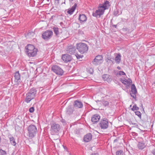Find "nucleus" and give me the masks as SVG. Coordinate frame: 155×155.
I'll return each mask as SVG.
<instances>
[{
    "instance_id": "9",
    "label": "nucleus",
    "mask_w": 155,
    "mask_h": 155,
    "mask_svg": "<svg viewBox=\"0 0 155 155\" xmlns=\"http://www.w3.org/2000/svg\"><path fill=\"white\" fill-rule=\"evenodd\" d=\"M120 81L123 84L125 85L126 87L127 88L130 87L131 84L132 83V81L130 78L127 79L125 78L121 79Z\"/></svg>"
},
{
    "instance_id": "29",
    "label": "nucleus",
    "mask_w": 155,
    "mask_h": 155,
    "mask_svg": "<svg viewBox=\"0 0 155 155\" xmlns=\"http://www.w3.org/2000/svg\"><path fill=\"white\" fill-rule=\"evenodd\" d=\"M139 109V108L137 106L136 104H135L133 105V107L131 108L132 111L137 110Z\"/></svg>"
},
{
    "instance_id": "33",
    "label": "nucleus",
    "mask_w": 155,
    "mask_h": 155,
    "mask_svg": "<svg viewBox=\"0 0 155 155\" xmlns=\"http://www.w3.org/2000/svg\"><path fill=\"white\" fill-rule=\"evenodd\" d=\"M135 114L137 115L139 117L141 118V114L140 112L139 111H137L135 112Z\"/></svg>"
},
{
    "instance_id": "26",
    "label": "nucleus",
    "mask_w": 155,
    "mask_h": 155,
    "mask_svg": "<svg viewBox=\"0 0 155 155\" xmlns=\"http://www.w3.org/2000/svg\"><path fill=\"white\" fill-rule=\"evenodd\" d=\"M73 111V108L71 107H68L67 109V112L68 114H72Z\"/></svg>"
},
{
    "instance_id": "27",
    "label": "nucleus",
    "mask_w": 155,
    "mask_h": 155,
    "mask_svg": "<svg viewBox=\"0 0 155 155\" xmlns=\"http://www.w3.org/2000/svg\"><path fill=\"white\" fill-rule=\"evenodd\" d=\"M122 13L121 12H119V10L117 9H116L114 10V15L115 16H118L119 15L121 14Z\"/></svg>"
},
{
    "instance_id": "46",
    "label": "nucleus",
    "mask_w": 155,
    "mask_h": 155,
    "mask_svg": "<svg viewBox=\"0 0 155 155\" xmlns=\"http://www.w3.org/2000/svg\"><path fill=\"white\" fill-rule=\"evenodd\" d=\"M11 2H13L14 0H9Z\"/></svg>"
},
{
    "instance_id": "44",
    "label": "nucleus",
    "mask_w": 155,
    "mask_h": 155,
    "mask_svg": "<svg viewBox=\"0 0 155 155\" xmlns=\"http://www.w3.org/2000/svg\"><path fill=\"white\" fill-rule=\"evenodd\" d=\"M69 2H72L73 1V0H69Z\"/></svg>"
},
{
    "instance_id": "47",
    "label": "nucleus",
    "mask_w": 155,
    "mask_h": 155,
    "mask_svg": "<svg viewBox=\"0 0 155 155\" xmlns=\"http://www.w3.org/2000/svg\"><path fill=\"white\" fill-rule=\"evenodd\" d=\"M131 106H132V105H130V107H131Z\"/></svg>"
},
{
    "instance_id": "13",
    "label": "nucleus",
    "mask_w": 155,
    "mask_h": 155,
    "mask_svg": "<svg viewBox=\"0 0 155 155\" xmlns=\"http://www.w3.org/2000/svg\"><path fill=\"white\" fill-rule=\"evenodd\" d=\"M104 10L101 8H100L99 7L98 9L96 10L95 13H93V15L96 17H97L98 16H99V17H100L104 14Z\"/></svg>"
},
{
    "instance_id": "22",
    "label": "nucleus",
    "mask_w": 155,
    "mask_h": 155,
    "mask_svg": "<svg viewBox=\"0 0 155 155\" xmlns=\"http://www.w3.org/2000/svg\"><path fill=\"white\" fill-rule=\"evenodd\" d=\"M138 148L140 150H143L145 147V144L142 142H139L137 145Z\"/></svg>"
},
{
    "instance_id": "37",
    "label": "nucleus",
    "mask_w": 155,
    "mask_h": 155,
    "mask_svg": "<svg viewBox=\"0 0 155 155\" xmlns=\"http://www.w3.org/2000/svg\"><path fill=\"white\" fill-rule=\"evenodd\" d=\"M122 30L123 31L126 32H127L128 31V29L127 28H124L122 29Z\"/></svg>"
},
{
    "instance_id": "25",
    "label": "nucleus",
    "mask_w": 155,
    "mask_h": 155,
    "mask_svg": "<svg viewBox=\"0 0 155 155\" xmlns=\"http://www.w3.org/2000/svg\"><path fill=\"white\" fill-rule=\"evenodd\" d=\"M53 29L54 34H55L56 36H58V35H59V28L58 27H54L53 28Z\"/></svg>"
},
{
    "instance_id": "1",
    "label": "nucleus",
    "mask_w": 155,
    "mask_h": 155,
    "mask_svg": "<svg viewBox=\"0 0 155 155\" xmlns=\"http://www.w3.org/2000/svg\"><path fill=\"white\" fill-rule=\"evenodd\" d=\"M26 52L27 55L29 57H34L37 54L38 49L32 45H28L25 47Z\"/></svg>"
},
{
    "instance_id": "6",
    "label": "nucleus",
    "mask_w": 155,
    "mask_h": 155,
    "mask_svg": "<svg viewBox=\"0 0 155 155\" xmlns=\"http://www.w3.org/2000/svg\"><path fill=\"white\" fill-rule=\"evenodd\" d=\"M53 32L51 30H47L42 34V37L45 41H48L51 38Z\"/></svg>"
},
{
    "instance_id": "17",
    "label": "nucleus",
    "mask_w": 155,
    "mask_h": 155,
    "mask_svg": "<svg viewBox=\"0 0 155 155\" xmlns=\"http://www.w3.org/2000/svg\"><path fill=\"white\" fill-rule=\"evenodd\" d=\"M74 106L76 108H80L83 107V104L81 101L76 100L74 102Z\"/></svg>"
},
{
    "instance_id": "45",
    "label": "nucleus",
    "mask_w": 155,
    "mask_h": 155,
    "mask_svg": "<svg viewBox=\"0 0 155 155\" xmlns=\"http://www.w3.org/2000/svg\"><path fill=\"white\" fill-rule=\"evenodd\" d=\"M108 60H109V61H111L112 62V63H113V64H114L113 62L112 61H111V60H110L109 58H108Z\"/></svg>"
},
{
    "instance_id": "2",
    "label": "nucleus",
    "mask_w": 155,
    "mask_h": 155,
    "mask_svg": "<svg viewBox=\"0 0 155 155\" xmlns=\"http://www.w3.org/2000/svg\"><path fill=\"white\" fill-rule=\"evenodd\" d=\"M37 91L36 88H33L31 89L26 94L25 101L28 103L32 99H34L37 93Z\"/></svg>"
},
{
    "instance_id": "35",
    "label": "nucleus",
    "mask_w": 155,
    "mask_h": 155,
    "mask_svg": "<svg viewBox=\"0 0 155 155\" xmlns=\"http://www.w3.org/2000/svg\"><path fill=\"white\" fill-rule=\"evenodd\" d=\"M34 111V108L33 107H32L30 108L29 109V111L30 113H33Z\"/></svg>"
},
{
    "instance_id": "32",
    "label": "nucleus",
    "mask_w": 155,
    "mask_h": 155,
    "mask_svg": "<svg viewBox=\"0 0 155 155\" xmlns=\"http://www.w3.org/2000/svg\"><path fill=\"white\" fill-rule=\"evenodd\" d=\"M7 153L6 151L2 149L0 150V155H6Z\"/></svg>"
},
{
    "instance_id": "18",
    "label": "nucleus",
    "mask_w": 155,
    "mask_h": 155,
    "mask_svg": "<svg viewBox=\"0 0 155 155\" xmlns=\"http://www.w3.org/2000/svg\"><path fill=\"white\" fill-rule=\"evenodd\" d=\"M92 135L91 133H88L84 136V140L85 142H88L91 140Z\"/></svg>"
},
{
    "instance_id": "42",
    "label": "nucleus",
    "mask_w": 155,
    "mask_h": 155,
    "mask_svg": "<svg viewBox=\"0 0 155 155\" xmlns=\"http://www.w3.org/2000/svg\"><path fill=\"white\" fill-rule=\"evenodd\" d=\"M112 26H113V27H115V28H117V25H112Z\"/></svg>"
},
{
    "instance_id": "10",
    "label": "nucleus",
    "mask_w": 155,
    "mask_h": 155,
    "mask_svg": "<svg viewBox=\"0 0 155 155\" xmlns=\"http://www.w3.org/2000/svg\"><path fill=\"white\" fill-rule=\"evenodd\" d=\"M60 128V125L58 124L54 123L51 125V130L53 132L58 133L59 131Z\"/></svg>"
},
{
    "instance_id": "5",
    "label": "nucleus",
    "mask_w": 155,
    "mask_h": 155,
    "mask_svg": "<svg viewBox=\"0 0 155 155\" xmlns=\"http://www.w3.org/2000/svg\"><path fill=\"white\" fill-rule=\"evenodd\" d=\"M109 124L108 120L106 118H104L101 120L99 125L101 129L105 130L108 127Z\"/></svg>"
},
{
    "instance_id": "31",
    "label": "nucleus",
    "mask_w": 155,
    "mask_h": 155,
    "mask_svg": "<svg viewBox=\"0 0 155 155\" xmlns=\"http://www.w3.org/2000/svg\"><path fill=\"white\" fill-rule=\"evenodd\" d=\"M103 105L106 107L109 105V102L107 101L104 100L102 102Z\"/></svg>"
},
{
    "instance_id": "8",
    "label": "nucleus",
    "mask_w": 155,
    "mask_h": 155,
    "mask_svg": "<svg viewBox=\"0 0 155 155\" xmlns=\"http://www.w3.org/2000/svg\"><path fill=\"white\" fill-rule=\"evenodd\" d=\"M103 61V58L101 55H97L96 56L92 61V63L95 65H97L101 63Z\"/></svg>"
},
{
    "instance_id": "19",
    "label": "nucleus",
    "mask_w": 155,
    "mask_h": 155,
    "mask_svg": "<svg viewBox=\"0 0 155 155\" xmlns=\"http://www.w3.org/2000/svg\"><path fill=\"white\" fill-rule=\"evenodd\" d=\"M79 20L80 21L81 23H82L86 21L87 20V18L84 14L80 15Z\"/></svg>"
},
{
    "instance_id": "14",
    "label": "nucleus",
    "mask_w": 155,
    "mask_h": 155,
    "mask_svg": "<svg viewBox=\"0 0 155 155\" xmlns=\"http://www.w3.org/2000/svg\"><path fill=\"white\" fill-rule=\"evenodd\" d=\"M110 5L109 2L107 0L105 1L103 4H100L99 5V7L101 8L104 10L108 9Z\"/></svg>"
},
{
    "instance_id": "38",
    "label": "nucleus",
    "mask_w": 155,
    "mask_h": 155,
    "mask_svg": "<svg viewBox=\"0 0 155 155\" xmlns=\"http://www.w3.org/2000/svg\"><path fill=\"white\" fill-rule=\"evenodd\" d=\"M61 122H62L64 124H66V121L62 119L61 120Z\"/></svg>"
},
{
    "instance_id": "7",
    "label": "nucleus",
    "mask_w": 155,
    "mask_h": 155,
    "mask_svg": "<svg viewBox=\"0 0 155 155\" xmlns=\"http://www.w3.org/2000/svg\"><path fill=\"white\" fill-rule=\"evenodd\" d=\"M52 70L57 74L61 76L64 73V71L57 65H54L51 67Z\"/></svg>"
},
{
    "instance_id": "30",
    "label": "nucleus",
    "mask_w": 155,
    "mask_h": 155,
    "mask_svg": "<svg viewBox=\"0 0 155 155\" xmlns=\"http://www.w3.org/2000/svg\"><path fill=\"white\" fill-rule=\"evenodd\" d=\"M76 57L78 59H80L82 58L83 57V55L81 54H79L78 53H77L75 54Z\"/></svg>"
},
{
    "instance_id": "40",
    "label": "nucleus",
    "mask_w": 155,
    "mask_h": 155,
    "mask_svg": "<svg viewBox=\"0 0 155 155\" xmlns=\"http://www.w3.org/2000/svg\"><path fill=\"white\" fill-rule=\"evenodd\" d=\"M152 153L153 155H155V148L153 150Z\"/></svg>"
},
{
    "instance_id": "21",
    "label": "nucleus",
    "mask_w": 155,
    "mask_h": 155,
    "mask_svg": "<svg viewBox=\"0 0 155 155\" xmlns=\"http://www.w3.org/2000/svg\"><path fill=\"white\" fill-rule=\"evenodd\" d=\"M121 60V56L120 54H117L115 58V61L116 63L119 64Z\"/></svg>"
},
{
    "instance_id": "12",
    "label": "nucleus",
    "mask_w": 155,
    "mask_h": 155,
    "mask_svg": "<svg viewBox=\"0 0 155 155\" xmlns=\"http://www.w3.org/2000/svg\"><path fill=\"white\" fill-rule=\"evenodd\" d=\"M137 93V90L136 87L134 84H132L131 86V92L130 93L131 96L134 99H136V94Z\"/></svg>"
},
{
    "instance_id": "15",
    "label": "nucleus",
    "mask_w": 155,
    "mask_h": 155,
    "mask_svg": "<svg viewBox=\"0 0 155 155\" xmlns=\"http://www.w3.org/2000/svg\"><path fill=\"white\" fill-rule=\"evenodd\" d=\"M72 58L71 56L68 54H63L62 56V59L66 63L71 61Z\"/></svg>"
},
{
    "instance_id": "24",
    "label": "nucleus",
    "mask_w": 155,
    "mask_h": 155,
    "mask_svg": "<svg viewBox=\"0 0 155 155\" xmlns=\"http://www.w3.org/2000/svg\"><path fill=\"white\" fill-rule=\"evenodd\" d=\"M14 77L16 80L17 81H18L20 79V74L19 73V71H17L15 72V75Z\"/></svg>"
},
{
    "instance_id": "43",
    "label": "nucleus",
    "mask_w": 155,
    "mask_h": 155,
    "mask_svg": "<svg viewBox=\"0 0 155 155\" xmlns=\"http://www.w3.org/2000/svg\"><path fill=\"white\" fill-rule=\"evenodd\" d=\"M117 68L118 69H119V70L120 69V67H119V66H118V67H117Z\"/></svg>"
},
{
    "instance_id": "4",
    "label": "nucleus",
    "mask_w": 155,
    "mask_h": 155,
    "mask_svg": "<svg viewBox=\"0 0 155 155\" xmlns=\"http://www.w3.org/2000/svg\"><path fill=\"white\" fill-rule=\"evenodd\" d=\"M76 47L78 51L81 54L85 53L88 49L87 45L83 43H80L77 44Z\"/></svg>"
},
{
    "instance_id": "36",
    "label": "nucleus",
    "mask_w": 155,
    "mask_h": 155,
    "mask_svg": "<svg viewBox=\"0 0 155 155\" xmlns=\"http://www.w3.org/2000/svg\"><path fill=\"white\" fill-rule=\"evenodd\" d=\"M119 74L120 75H124L125 73L123 71H120L119 72Z\"/></svg>"
},
{
    "instance_id": "34",
    "label": "nucleus",
    "mask_w": 155,
    "mask_h": 155,
    "mask_svg": "<svg viewBox=\"0 0 155 155\" xmlns=\"http://www.w3.org/2000/svg\"><path fill=\"white\" fill-rule=\"evenodd\" d=\"M123 151L122 150H118L116 152V155H122Z\"/></svg>"
},
{
    "instance_id": "39",
    "label": "nucleus",
    "mask_w": 155,
    "mask_h": 155,
    "mask_svg": "<svg viewBox=\"0 0 155 155\" xmlns=\"http://www.w3.org/2000/svg\"><path fill=\"white\" fill-rule=\"evenodd\" d=\"M59 0H55V3L57 4H59Z\"/></svg>"
},
{
    "instance_id": "3",
    "label": "nucleus",
    "mask_w": 155,
    "mask_h": 155,
    "mask_svg": "<svg viewBox=\"0 0 155 155\" xmlns=\"http://www.w3.org/2000/svg\"><path fill=\"white\" fill-rule=\"evenodd\" d=\"M27 130L28 131V136L31 139L34 137L38 132L36 126L33 124H31L29 126Z\"/></svg>"
},
{
    "instance_id": "11",
    "label": "nucleus",
    "mask_w": 155,
    "mask_h": 155,
    "mask_svg": "<svg viewBox=\"0 0 155 155\" xmlns=\"http://www.w3.org/2000/svg\"><path fill=\"white\" fill-rule=\"evenodd\" d=\"M66 50L68 53L70 54H73L75 53L76 48L74 46L70 45L67 46Z\"/></svg>"
},
{
    "instance_id": "23",
    "label": "nucleus",
    "mask_w": 155,
    "mask_h": 155,
    "mask_svg": "<svg viewBox=\"0 0 155 155\" xmlns=\"http://www.w3.org/2000/svg\"><path fill=\"white\" fill-rule=\"evenodd\" d=\"M110 75L108 74H104L102 76V78L104 81H108L110 80Z\"/></svg>"
},
{
    "instance_id": "20",
    "label": "nucleus",
    "mask_w": 155,
    "mask_h": 155,
    "mask_svg": "<svg viewBox=\"0 0 155 155\" xmlns=\"http://www.w3.org/2000/svg\"><path fill=\"white\" fill-rule=\"evenodd\" d=\"M77 6V4L75 3L74 4V5L71 8L69 9L68 11H67L68 13L70 15L72 14L75 10Z\"/></svg>"
},
{
    "instance_id": "28",
    "label": "nucleus",
    "mask_w": 155,
    "mask_h": 155,
    "mask_svg": "<svg viewBox=\"0 0 155 155\" xmlns=\"http://www.w3.org/2000/svg\"><path fill=\"white\" fill-rule=\"evenodd\" d=\"M10 140L11 144L14 146H15L16 143L15 140L14 138L13 137H12L10 138Z\"/></svg>"
},
{
    "instance_id": "16",
    "label": "nucleus",
    "mask_w": 155,
    "mask_h": 155,
    "mask_svg": "<svg viewBox=\"0 0 155 155\" xmlns=\"http://www.w3.org/2000/svg\"><path fill=\"white\" fill-rule=\"evenodd\" d=\"M100 118V116L98 114H96L93 115L91 117V121L93 124L98 122Z\"/></svg>"
},
{
    "instance_id": "41",
    "label": "nucleus",
    "mask_w": 155,
    "mask_h": 155,
    "mask_svg": "<svg viewBox=\"0 0 155 155\" xmlns=\"http://www.w3.org/2000/svg\"><path fill=\"white\" fill-rule=\"evenodd\" d=\"M92 155H99L98 153H93L92 154Z\"/></svg>"
}]
</instances>
